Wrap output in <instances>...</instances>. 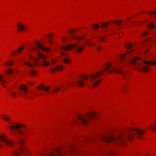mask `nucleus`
Segmentation results:
<instances>
[{"mask_svg":"<svg viewBox=\"0 0 156 156\" xmlns=\"http://www.w3.org/2000/svg\"><path fill=\"white\" fill-rule=\"evenodd\" d=\"M99 137L100 140L103 142H109L119 140L120 144L123 145L125 144L124 140V137L129 140H131L133 137V135L129 134L128 131H126L125 133L123 134V135H119L115 137L106 134L105 136L100 135Z\"/></svg>","mask_w":156,"mask_h":156,"instance_id":"f257e3e1","label":"nucleus"},{"mask_svg":"<svg viewBox=\"0 0 156 156\" xmlns=\"http://www.w3.org/2000/svg\"><path fill=\"white\" fill-rule=\"evenodd\" d=\"M103 72L101 71L99 73L95 74H92L87 76L85 75H82L81 76V78L85 80L88 81V80L90 83H91L93 87H96L98 86L100 83V80L95 81V80L99 76L103 73Z\"/></svg>","mask_w":156,"mask_h":156,"instance_id":"f03ea898","label":"nucleus"},{"mask_svg":"<svg viewBox=\"0 0 156 156\" xmlns=\"http://www.w3.org/2000/svg\"><path fill=\"white\" fill-rule=\"evenodd\" d=\"M96 116V113L94 112H91L89 113L87 116H83V115H80L78 116V119L84 125H86L88 124L89 120L88 119L90 118H91Z\"/></svg>","mask_w":156,"mask_h":156,"instance_id":"7ed1b4c3","label":"nucleus"},{"mask_svg":"<svg viewBox=\"0 0 156 156\" xmlns=\"http://www.w3.org/2000/svg\"><path fill=\"white\" fill-rule=\"evenodd\" d=\"M18 143L22 145L20 149L16 151L13 152V156H20L21 154H26L27 152V150L26 147L24 146H23L24 144V141L23 140H21L18 141Z\"/></svg>","mask_w":156,"mask_h":156,"instance_id":"20e7f679","label":"nucleus"},{"mask_svg":"<svg viewBox=\"0 0 156 156\" xmlns=\"http://www.w3.org/2000/svg\"><path fill=\"white\" fill-rule=\"evenodd\" d=\"M75 47L76 50V52L80 53L84 49L85 46H83L78 44H68L67 47H63L62 48L65 50H70L71 48Z\"/></svg>","mask_w":156,"mask_h":156,"instance_id":"39448f33","label":"nucleus"},{"mask_svg":"<svg viewBox=\"0 0 156 156\" xmlns=\"http://www.w3.org/2000/svg\"><path fill=\"white\" fill-rule=\"evenodd\" d=\"M111 64L110 63H108L104 67L105 70L108 71L109 73H112L113 72H114L117 73H119L121 74L122 76L125 78V75L126 74V72H123L122 70H118L116 68H113L111 70H108L111 68Z\"/></svg>","mask_w":156,"mask_h":156,"instance_id":"423d86ee","label":"nucleus"},{"mask_svg":"<svg viewBox=\"0 0 156 156\" xmlns=\"http://www.w3.org/2000/svg\"><path fill=\"white\" fill-rule=\"evenodd\" d=\"M30 58L32 60V63L26 62L24 63L23 64L26 65L30 67H34L40 64V62L38 58H34L31 56H30Z\"/></svg>","mask_w":156,"mask_h":156,"instance_id":"0eeeda50","label":"nucleus"},{"mask_svg":"<svg viewBox=\"0 0 156 156\" xmlns=\"http://www.w3.org/2000/svg\"><path fill=\"white\" fill-rule=\"evenodd\" d=\"M19 89L21 90L22 93L20 94V95L26 99H29L30 98L27 96L28 93V88L27 86L23 84H21L19 87Z\"/></svg>","mask_w":156,"mask_h":156,"instance_id":"6e6552de","label":"nucleus"},{"mask_svg":"<svg viewBox=\"0 0 156 156\" xmlns=\"http://www.w3.org/2000/svg\"><path fill=\"white\" fill-rule=\"evenodd\" d=\"M0 139L5 143V144L9 146L13 145L14 143L7 140V137L4 136H0Z\"/></svg>","mask_w":156,"mask_h":156,"instance_id":"1a4fd4ad","label":"nucleus"},{"mask_svg":"<svg viewBox=\"0 0 156 156\" xmlns=\"http://www.w3.org/2000/svg\"><path fill=\"white\" fill-rule=\"evenodd\" d=\"M131 130L136 132L137 134H138V135H136V137L138 139H141L142 137L141 136L144 133L145 130L143 131H142L140 129L135 128H132Z\"/></svg>","mask_w":156,"mask_h":156,"instance_id":"9d476101","label":"nucleus"},{"mask_svg":"<svg viewBox=\"0 0 156 156\" xmlns=\"http://www.w3.org/2000/svg\"><path fill=\"white\" fill-rule=\"evenodd\" d=\"M133 68L134 69L140 71L142 70H143L144 71H148L150 69L149 67L147 66H145L143 68H141V67L139 64L137 66H134Z\"/></svg>","mask_w":156,"mask_h":156,"instance_id":"9b49d317","label":"nucleus"},{"mask_svg":"<svg viewBox=\"0 0 156 156\" xmlns=\"http://www.w3.org/2000/svg\"><path fill=\"white\" fill-rule=\"evenodd\" d=\"M35 43L43 51H46L47 52H48L49 51L50 49L48 48H45L39 42L36 41L35 42Z\"/></svg>","mask_w":156,"mask_h":156,"instance_id":"f8f14e48","label":"nucleus"},{"mask_svg":"<svg viewBox=\"0 0 156 156\" xmlns=\"http://www.w3.org/2000/svg\"><path fill=\"white\" fill-rule=\"evenodd\" d=\"M38 56L39 57H41L43 60V63L42 64V65L43 66H48L49 65V63L46 62L44 60V59H46L47 58V57L46 56L43 55L42 54H41V53H38Z\"/></svg>","mask_w":156,"mask_h":156,"instance_id":"ddd939ff","label":"nucleus"},{"mask_svg":"<svg viewBox=\"0 0 156 156\" xmlns=\"http://www.w3.org/2000/svg\"><path fill=\"white\" fill-rule=\"evenodd\" d=\"M24 126L23 124H18L15 126H11L9 127V128L11 129H19L21 127H24Z\"/></svg>","mask_w":156,"mask_h":156,"instance_id":"4468645a","label":"nucleus"},{"mask_svg":"<svg viewBox=\"0 0 156 156\" xmlns=\"http://www.w3.org/2000/svg\"><path fill=\"white\" fill-rule=\"evenodd\" d=\"M7 83L6 80L5 79L4 76L0 74V83L4 87H5V83Z\"/></svg>","mask_w":156,"mask_h":156,"instance_id":"2eb2a0df","label":"nucleus"},{"mask_svg":"<svg viewBox=\"0 0 156 156\" xmlns=\"http://www.w3.org/2000/svg\"><path fill=\"white\" fill-rule=\"evenodd\" d=\"M17 27L19 30L20 31H23L26 30L24 26L21 23H20L17 25Z\"/></svg>","mask_w":156,"mask_h":156,"instance_id":"dca6fc26","label":"nucleus"},{"mask_svg":"<svg viewBox=\"0 0 156 156\" xmlns=\"http://www.w3.org/2000/svg\"><path fill=\"white\" fill-rule=\"evenodd\" d=\"M141 59L140 58H138L137 57H135V58L130 60V62L131 64H135L136 63V61L138 60H140Z\"/></svg>","mask_w":156,"mask_h":156,"instance_id":"f3484780","label":"nucleus"},{"mask_svg":"<svg viewBox=\"0 0 156 156\" xmlns=\"http://www.w3.org/2000/svg\"><path fill=\"white\" fill-rule=\"evenodd\" d=\"M76 82L79 87H83L84 86V81L77 80L76 81Z\"/></svg>","mask_w":156,"mask_h":156,"instance_id":"a211bd4d","label":"nucleus"},{"mask_svg":"<svg viewBox=\"0 0 156 156\" xmlns=\"http://www.w3.org/2000/svg\"><path fill=\"white\" fill-rule=\"evenodd\" d=\"M144 63L150 66L152 65L153 64H156V61H155L153 63H152L151 62L148 61H144Z\"/></svg>","mask_w":156,"mask_h":156,"instance_id":"6ab92c4d","label":"nucleus"},{"mask_svg":"<svg viewBox=\"0 0 156 156\" xmlns=\"http://www.w3.org/2000/svg\"><path fill=\"white\" fill-rule=\"evenodd\" d=\"M106 38L104 37H101L98 38L99 41L103 42L104 43H106L107 42V41H105Z\"/></svg>","mask_w":156,"mask_h":156,"instance_id":"aec40b11","label":"nucleus"},{"mask_svg":"<svg viewBox=\"0 0 156 156\" xmlns=\"http://www.w3.org/2000/svg\"><path fill=\"white\" fill-rule=\"evenodd\" d=\"M112 22L114 23L119 25H120L122 23V21L121 20H118L116 21H112Z\"/></svg>","mask_w":156,"mask_h":156,"instance_id":"412c9836","label":"nucleus"},{"mask_svg":"<svg viewBox=\"0 0 156 156\" xmlns=\"http://www.w3.org/2000/svg\"><path fill=\"white\" fill-rule=\"evenodd\" d=\"M63 67L61 65H58L55 67V69L57 71H60L62 69Z\"/></svg>","mask_w":156,"mask_h":156,"instance_id":"4be33fe9","label":"nucleus"},{"mask_svg":"<svg viewBox=\"0 0 156 156\" xmlns=\"http://www.w3.org/2000/svg\"><path fill=\"white\" fill-rule=\"evenodd\" d=\"M72 37L73 38L76 39L77 40H81L84 39V36H82L77 38L76 37L73 35H72Z\"/></svg>","mask_w":156,"mask_h":156,"instance_id":"5701e85b","label":"nucleus"},{"mask_svg":"<svg viewBox=\"0 0 156 156\" xmlns=\"http://www.w3.org/2000/svg\"><path fill=\"white\" fill-rule=\"evenodd\" d=\"M10 93L11 95L13 97H16V94L14 91L12 90H10Z\"/></svg>","mask_w":156,"mask_h":156,"instance_id":"b1692460","label":"nucleus"},{"mask_svg":"<svg viewBox=\"0 0 156 156\" xmlns=\"http://www.w3.org/2000/svg\"><path fill=\"white\" fill-rule=\"evenodd\" d=\"M13 72V70L11 69H9L6 71V73L8 75L11 74Z\"/></svg>","mask_w":156,"mask_h":156,"instance_id":"393cba45","label":"nucleus"},{"mask_svg":"<svg viewBox=\"0 0 156 156\" xmlns=\"http://www.w3.org/2000/svg\"><path fill=\"white\" fill-rule=\"evenodd\" d=\"M64 62L66 63H68L69 62V59L67 58H64L63 59Z\"/></svg>","mask_w":156,"mask_h":156,"instance_id":"a878e982","label":"nucleus"},{"mask_svg":"<svg viewBox=\"0 0 156 156\" xmlns=\"http://www.w3.org/2000/svg\"><path fill=\"white\" fill-rule=\"evenodd\" d=\"M108 23L107 22H106L103 23L101 26V27L102 28H105L107 26Z\"/></svg>","mask_w":156,"mask_h":156,"instance_id":"bb28decb","label":"nucleus"},{"mask_svg":"<svg viewBox=\"0 0 156 156\" xmlns=\"http://www.w3.org/2000/svg\"><path fill=\"white\" fill-rule=\"evenodd\" d=\"M93 28L95 30H97L99 27L98 25L97 24H94L93 26Z\"/></svg>","mask_w":156,"mask_h":156,"instance_id":"cd10ccee","label":"nucleus"},{"mask_svg":"<svg viewBox=\"0 0 156 156\" xmlns=\"http://www.w3.org/2000/svg\"><path fill=\"white\" fill-rule=\"evenodd\" d=\"M60 88L59 87H57L55 89L54 91L51 92V93H55L60 90Z\"/></svg>","mask_w":156,"mask_h":156,"instance_id":"c85d7f7f","label":"nucleus"},{"mask_svg":"<svg viewBox=\"0 0 156 156\" xmlns=\"http://www.w3.org/2000/svg\"><path fill=\"white\" fill-rule=\"evenodd\" d=\"M18 132L20 134L22 135H25V134L24 132L20 130H19Z\"/></svg>","mask_w":156,"mask_h":156,"instance_id":"c756f323","label":"nucleus"},{"mask_svg":"<svg viewBox=\"0 0 156 156\" xmlns=\"http://www.w3.org/2000/svg\"><path fill=\"white\" fill-rule=\"evenodd\" d=\"M132 47V45L130 44H127L126 46V48L128 49H130Z\"/></svg>","mask_w":156,"mask_h":156,"instance_id":"7c9ffc66","label":"nucleus"},{"mask_svg":"<svg viewBox=\"0 0 156 156\" xmlns=\"http://www.w3.org/2000/svg\"><path fill=\"white\" fill-rule=\"evenodd\" d=\"M30 73L32 75H34L36 73V71L34 70H31L30 72Z\"/></svg>","mask_w":156,"mask_h":156,"instance_id":"2f4dec72","label":"nucleus"},{"mask_svg":"<svg viewBox=\"0 0 156 156\" xmlns=\"http://www.w3.org/2000/svg\"><path fill=\"white\" fill-rule=\"evenodd\" d=\"M13 65V63L12 62H7L4 65L5 66H11Z\"/></svg>","mask_w":156,"mask_h":156,"instance_id":"473e14b6","label":"nucleus"},{"mask_svg":"<svg viewBox=\"0 0 156 156\" xmlns=\"http://www.w3.org/2000/svg\"><path fill=\"white\" fill-rule=\"evenodd\" d=\"M148 27H150V28L152 29L154 28V25L153 23H150L149 25H148Z\"/></svg>","mask_w":156,"mask_h":156,"instance_id":"72a5a7b5","label":"nucleus"},{"mask_svg":"<svg viewBox=\"0 0 156 156\" xmlns=\"http://www.w3.org/2000/svg\"><path fill=\"white\" fill-rule=\"evenodd\" d=\"M24 48V47L23 46L21 47L19 49L17 50V51L19 53H20L21 52L22 50Z\"/></svg>","mask_w":156,"mask_h":156,"instance_id":"f704fd0d","label":"nucleus"},{"mask_svg":"<svg viewBox=\"0 0 156 156\" xmlns=\"http://www.w3.org/2000/svg\"><path fill=\"white\" fill-rule=\"evenodd\" d=\"M2 117L3 119H5V120H7V121H9V118L7 117H6V116H5L4 115H3L2 116Z\"/></svg>","mask_w":156,"mask_h":156,"instance_id":"c9c22d12","label":"nucleus"},{"mask_svg":"<svg viewBox=\"0 0 156 156\" xmlns=\"http://www.w3.org/2000/svg\"><path fill=\"white\" fill-rule=\"evenodd\" d=\"M126 56L125 55L123 54L122 55L120 56V58L121 59V60H122L124 58H125V57Z\"/></svg>","mask_w":156,"mask_h":156,"instance_id":"e433bc0d","label":"nucleus"},{"mask_svg":"<svg viewBox=\"0 0 156 156\" xmlns=\"http://www.w3.org/2000/svg\"><path fill=\"white\" fill-rule=\"evenodd\" d=\"M49 88L48 87H46L45 89H44V91H47L49 90Z\"/></svg>","mask_w":156,"mask_h":156,"instance_id":"4c0bfd02","label":"nucleus"},{"mask_svg":"<svg viewBox=\"0 0 156 156\" xmlns=\"http://www.w3.org/2000/svg\"><path fill=\"white\" fill-rule=\"evenodd\" d=\"M98 47L97 48V49L98 51H100L101 49H102V47L98 45Z\"/></svg>","mask_w":156,"mask_h":156,"instance_id":"58836bf2","label":"nucleus"},{"mask_svg":"<svg viewBox=\"0 0 156 156\" xmlns=\"http://www.w3.org/2000/svg\"><path fill=\"white\" fill-rule=\"evenodd\" d=\"M44 88V86L42 85H40L38 87V89Z\"/></svg>","mask_w":156,"mask_h":156,"instance_id":"ea45409f","label":"nucleus"},{"mask_svg":"<svg viewBox=\"0 0 156 156\" xmlns=\"http://www.w3.org/2000/svg\"><path fill=\"white\" fill-rule=\"evenodd\" d=\"M150 126L151 127L152 129L153 130L155 131L156 130V126Z\"/></svg>","mask_w":156,"mask_h":156,"instance_id":"a19ab883","label":"nucleus"},{"mask_svg":"<svg viewBox=\"0 0 156 156\" xmlns=\"http://www.w3.org/2000/svg\"><path fill=\"white\" fill-rule=\"evenodd\" d=\"M147 33H148V32L147 33H143L141 35V36L143 37L145 36Z\"/></svg>","mask_w":156,"mask_h":156,"instance_id":"79ce46f5","label":"nucleus"},{"mask_svg":"<svg viewBox=\"0 0 156 156\" xmlns=\"http://www.w3.org/2000/svg\"><path fill=\"white\" fill-rule=\"evenodd\" d=\"M147 14H156V12H148Z\"/></svg>","mask_w":156,"mask_h":156,"instance_id":"37998d69","label":"nucleus"},{"mask_svg":"<svg viewBox=\"0 0 156 156\" xmlns=\"http://www.w3.org/2000/svg\"><path fill=\"white\" fill-rule=\"evenodd\" d=\"M75 30V29H72V30H70L69 31V32L70 33H73V32H74Z\"/></svg>","mask_w":156,"mask_h":156,"instance_id":"c03bdc74","label":"nucleus"},{"mask_svg":"<svg viewBox=\"0 0 156 156\" xmlns=\"http://www.w3.org/2000/svg\"><path fill=\"white\" fill-rule=\"evenodd\" d=\"M51 72L52 73H54L55 72V70L54 69H51L50 70Z\"/></svg>","mask_w":156,"mask_h":156,"instance_id":"a18cd8bd","label":"nucleus"},{"mask_svg":"<svg viewBox=\"0 0 156 156\" xmlns=\"http://www.w3.org/2000/svg\"><path fill=\"white\" fill-rule=\"evenodd\" d=\"M126 88V87L124 86L123 87H122V90L123 91Z\"/></svg>","mask_w":156,"mask_h":156,"instance_id":"49530a36","label":"nucleus"},{"mask_svg":"<svg viewBox=\"0 0 156 156\" xmlns=\"http://www.w3.org/2000/svg\"><path fill=\"white\" fill-rule=\"evenodd\" d=\"M71 149H75L76 147L74 146H72L71 147Z\"/></svg>","mask_w":156,"mask_h":156,"instance_id":"de8ad7c7","label":"nucleus"},{"mask_svg":"<svg viewBox=\"0 0 156 156\" xmlns=\"http://www.w3.org/2000/svg\"><path fill=\"white\" fill-rule=\"evenodd\" d=\"M91 42H88L87 43V44L88 45H91Z\"/></svg>","mask_w":156,"mask_h":156,"instance_id":"09e8293b","label":"nucleus"},{"mask_svg":"<svg viewBox=\"0 0 156 156\" xmlns=\"http://www.w3.org/2000/svg\"><path fill=\"white\" fill-rule=\"evenodd\" d=\"M12 54L13 55L15 56V55H16V53L15 52H12Z\"/></svg>","mask_w":156,"mask_h":156,"instance_id":"8fccbe9b","label":"nucleus"},{"mask_svg":"<svg viewBox=\"0 0 156 156\" xmlns=\"http://www.w3.org/2000/svg\"><path fill=\"white\" fill-rule=\"evenodd\" d=\"M85 140L87 141V140H90V139L89 138H86L85 139Z\"/></svg>","mask_w":156,"mask_h":156,"instance_id":"3c124183","label":"nucleus"},{"mask_svg":"<svg viewBox=\"0 0 156 156\" xmlns=\"http://www.w3.org/2000/svg\"><path fill=\"white\" fill-rule=\"evenodd\" d=\"M32 49H33V50H34V49H35L37 51V48H34V47H32Z\"/></svg>","mask_w":156,"mask_h":156,"instance_id":"603ef678","label":"nucleus"},{"mask_svg":"<svg viewBox=\"0 0 156 156\" xmlns=\"http://www.w3.org/2000/svg\"><path fill=\"white\" fill-rule=\"evenodd\" d=\"M48 36H49V37H51V36H52V35L51 34H49Z\"/></svg>","mask_w":156,"mask_h":156,"instance_id":"864d4df0","label":"nucleus"},{"mask_svg":"<svg viewBox=\"0 0 156 156\" xmlns=\"http://www.w3.org/2000/svg\"><path fill=\"white\" fill-rule=\"evenodd\" d=\"M61 54L62 55H63V56L65 55V54L62 52H61Z\"/></svg>","mask_w":156,"mask_h":156,"instance_id":"5fc2aeb1","label":"nucleus"},{"mask_svg":"<svg viewBox=\"0 0 156 156\" xmlns=\"http://www.w3.org/2000/svg\"><path fill=\"white\" fill-rule=\"evenodd\" d=\"M29 84L30 85H32L33 84V83L32 82H30L29 83Z\"/></svg>","mask_w":156,"mask_h":156,"instance_id":"6e6d98bb","label":"nucleus"},{"mask_svg":"<svg viewBox=\"0 0 156 156\" xmlns=\"http://www.w3.org/2000/svg\"><path fill=\"white\" fill-rule=\"evenodd\" d=\"M148 51V50H146L145 51V53H147Z\"/></svg>","mask_w":156,"mask_h":156,"instance_id":"4d7b16f0","label":"nucleus"},{"mask_svg":"<svg viewBox=\"0 0 156 156\" xmlns=\"http://www.w3.org/2000/svg\"><path fill=\"white\" fill-rule=\"evenodd\" d=\"M131 52V51H128L127 53V54H129Z\"/></svg>","mask_w":156,"mask_h":156,"instance_id":"13d9d810","label":"nucleus"},{"mask_svg":"<svg viewBox=\"0 0 156 156\" xmlns=\"http://www.w3.org/2000/svg\"><path fill=\"white\" fill-rule=\"evenodd\" d=\"M65 40V37H63V38L62 39V41L63 42H64V40Z\"/></svg>","mask_w":156,"mask_h":156,"instance_id":"bf43d9fd","label":"nucleus"},{"mask_svg":"<svg viewBox=\"0 0 156 156\" xmlns=\"http://www.w3.org/2000/svg\"><path fill=\"white\" fill-rule=\"evenodd\" d=\"M51 62L53 64H54L55 63V61L54 60H52Z\"/></svg>","mask_w":156,"mask_h":156,"instance_id":"052dcab7","label":"nucleus"},{"mask_svg":"<svg viewBox=\"0 0 156 156\" xmlns=\"http://www.w3.org/2000/svg\"><path fill=\"white\" fill-rule=\"evenodd\" d=\"M49 42H50V44H51V43H52V42H51V40H49Z\"/></svg>","mask_w":156,"mask_h":156,"instance_id":"680f3d73","label":"nucleus"},{"mask_svg":"<svg viewBox=\"0 0 156 156\" xmlns=\"http://www.w3.org/2000/svg\"><path fill=\"white\" fill-rule=\"evenodd\" d=\"M76 156H79V154H78L77 153L76 154Z\"/></svg>","mask_w":156,"mask_h":156,"instance_id":"e2e57ef3","label":"nucleus"},{"mask_svg":"<svg viewBox=\"0 0 156 156\" xmlns=\"http://www.w3.org/2000/svg\"><path fill=\"white\" fill-rule=\"evenodd\" d=\"M107 30H108L107 29L105 30V32H106L107 31Z\"/></svg>","mask_w":156,"mask_h":156,"instance_id":"0e129e2a","label":"nucleus"},{"mask_svg":"<svg viewBox=\"0 0 156 156\" xmlns=\"http://www.w3.org/2000/svg\"><path fill=\"white\" fill-rule=\"evenodd\" d=\"M1 147V145H0V147Z\"/></svg>","mask_w":156,"mask_h":156,"instance_id":"69168bd1","label":"nucleus"},{"mask_svg":"<svg viewBox=\"0 0 156 156\" xmlns=\"http://www.w3.org/2000/svg\"><path fill=\"white\" fill-rule=\"evenodd\" d=\"M142 13H143V12L140 13V14H142Z\"/></svg>","mask_w":156,"mask_h":156,"instance_id":"338daca9","label":"nucleus"},{"mask_svg":"<svg viewBox=\"0 0 156 156\" xmlns=\"http://www.w3.org/2000/svg\"><path fill=\"white\" fill-rule=\"evenodd\" d=\"M1 58H0V60H1Z\"/></svg>","mask_w":156,"mask_h":156,"instance_id":"774afa93","label":"nucleus"}]
</instances>
